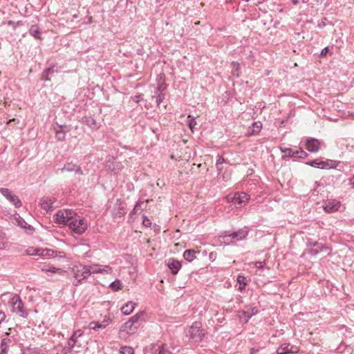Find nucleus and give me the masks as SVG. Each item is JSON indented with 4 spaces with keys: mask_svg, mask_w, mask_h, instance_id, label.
Returning a JSON list of instances; mask_svg holds the SVG:
<instances>
[{
    "mask_svg": "<svg viewBox=\"0 0 354 354\" xmlns=\"http://www.w3.org/2000/svg\"><path fill=\"white\" fill-rule=\"evenodd\" d=\"M337 146L341 149H344V148H348V146L344 143V139H340L339 140H338Z\"/></svg>",
    "mask_w": 354,
    "mask_h": 354,
    "instance_id": "42",
    "label": "nucleus"
},
{
    "mask_svg": "<svg viewBox=\"0 0 354 354\" xmlns=\"http://www.w3.org/2000/svg\"><path fill=\"white\" fill-rule=\"evenodd\" d=\"M55 252L50 249L40 248L38 256L43 258H50L55 257Z\"/></svg>",
    "mask_w": 354,
    "mask_h": 354,
    "instance_id": "22",
    "label": "nucleus"
},
{
    "mask_svg": "<svg viewBox=\"0 0 354 354\" xmlns=\"http://www.w3.org/2000/svg\"><path fill=\"white\" fill-rule=\"evenodd\" d=\"M17 221L18 223V225L20 226L21 228L28 229L30 230H32V227L30 225H28L26 223V222L24 219H22L21 217H19L17 219Z\"/></svg>",
    "mask_w": 354,
    "mask_h": 354,
    "instance_id": "29",
    "label": "nucleus"
},
{
    "mask_svg": "<svg viewBox=\"0 0 354 354\" xmlns=\"http://www.w3.org/2000/svg\"><path fill=\"white\" fill-rule=\"evenodd\" d=\"M187 336L192 342H201L205 336L201 323L198 322H194L188 329Z\"/></svg>",
    "mask_w": 354,
    "mask_h": 354,
    "instance_id": "1",
    "label": "nucleus"
},
{
    "mask_svg": "<svg viewBox=\"0 0 354 354\" xmlns=\"http://www.w3.org/2000/svg\"><path fill=\"white\" fill-rule=\"evenodd\" d=\"M75 212L71 209L59 210L55 216L56 223L68 225L74 216H75Z\"/></svg>",
    "mask_w": 354,
    "mask_h": 354,
    "instance_id": "5",
    "label": "nucleus"
},
{
    "mask_svg": "<svg viewBox=\"0 0 354 354\" xmlns=\"http://www.w3.org/2000/svg\"><path fill=\"white\" fill-rule=\"evenodd\" d=\"M82 335L83 332L81 330H77L73 333V335L69 339L67 344V348H68L69 351H71L75 345V336L81 337Z\"/></svg>",
    "mask_w": 354,
    "mask_h": 354,
    "instance_id": "21",
    "label": "nucleus"
},
{
    "mask_svg": "<svg viewBox=\"0 0 354 354\" xmlns=\"http://www.w3.org/2000/svg\"><path fill=\"white\" fill-rule=\"evenodd\" d=\"M225 162V160L222 157H219L217 160H216V168L218 171H221L222 170V165L223 164V162Z\"/></svg>",
    "mask_w": 354,
    "mask_h": 354,
    "instance_id": "39",
    "label": "nucleus"
},
{
    "mask_svg": "<svg viewBox=\"0 0 354 354\" xmlns=\"http://www.w3.org/2000/svg\"><path fill=\"white\" fill-rule=\"evenodd\" d=\"M78 336H75V340L77 341V339L78 338Z\"/></svg>",
    "mask_w": 354,
    "mask_h": 354,
    "instance_id": "55",
    "label": "nucleus"
},
{
    "mask_svg": "<svg viewBox=\"0 0 354 354\" xmlns=\"http://www.w3.org/2000/svg\"><path fill=\"white\" fill-rule=\"evenodd\" d=\"M88 125L91 127H94L96 126L95 120L93 118H91L88 122Z\"/></svg>",
    "mask_w": 354,
    "mask_h": 354,
    "instance_id": "47",
    "label": "nucleus"
},
{
    "mask_svg": "<svg viewBox=\"0 0 354 354\" xmlns=\"http://www.w3.org/2000/svg\"><path fill=\"white\" fill-rule=\"evenodd\" d=\"M11 311L19 314L22 317H26L28 313L24 309V304L18 295H13L8 301Z\"/></svg>",
    "mask_w": 354,
    "mask_h": 354,
    "instance_id": "3",
    "label": "nucleus"
},
{
    "mask_svg": "<svg viewBox=\"0 0 354 354\" xmlns=\"http://www.w3.org/2000/svg\"><path fill=\"white\" fill-rule=\"evenodd\" d=\"M46 74L50 75L54 72L53 68H48L45 70Z\"/></svg>",
    "mask_w": 354,
    "mask_h": 354,
    "instance_id": "49",
    "label": "nucleus"
},
{
    "mask_svg": "<svg viewBox=\"0 0 354 354\" xmlns=\"http://www.w3.org/2000/svg\"><path fill=\"white\" fill-rule=\"evenodd\" d=\"M111 322V319L110 317H106L102 322H91L88 325V328L94 330L104 329L109 325Z\"/></svg>",
    "mask_w": 354,
    "mask_h": 354,
    "instance_id": "13",
    "label": "nucleus"
},
{
    "mask_svg": "<svg viewBox=\"0 0 354 354\" xmlns=\"http://www.w3.org/2000/svg\"><path fill=\"white\" fill-rule=\"evenodd\" d=\"M120 353V354H134V351L130 346H122Z\"/></svg>",
    "mask_w": 354,
    "mask_h": 354,
    "instance_id": "36",
    "label": "nucleus"
},
{
    "mask_svg": "<svg viewBox=\"0 0 354 354\" xmlns=\"http://www.w3.org/2000/svg\"><path fill=\"white\" fill-rule=\"evenodd\" d=\"M39 250H40L39 248L29 247L26 250V253L28 255H37V256H38Z\"/></svg>",
    "mask_w": 354,
    "mask_h": 354,
    "instance_id": "33",
    "label": "nucleus"
},
{
    "mask_svg": "<svg viewBox=\"0 0 354 354\" xmlns=\"http://www.w3.org/2000/svg\"><path fill=\"white\" fill-rule=\"evenodd\" d=\"M24 354H39L36 348H28L24 351Z\"/></svg>",
    "mask_w": 354,
    "mask_h": 354,
    "instance_id": "40",
    "label": "nucleus"
},
{
    "mask_svg": "<svg viewBox=\"0 0 354 354\" xmlns=\"http://www.w3.org/2000/svg\"><path fill=\"white\" fill-rule=\"evenodd\" d=\"M251 264L254 265V267L258 269H262L265 266L266 263L264 261H257L255 263H252Z\"/></svg>",
    "mask_w": 354,
    "mask_h": 354,
    "instance_id": "41",
    "label": "nucleus"
},
{
    "mask_svg": "<svg viewBox=\"0 0 354 354\" xmlns=\"http://www.w3.org/2000/svg\"><path fill=\"white\" fill-rule=\"evenodd\" d=\"M350 185L354 187V176L350 179Z\"/></svg>",
    "mask_w": 354,
    "mask_h": 354,
    "instance_id": "51",
    "label": "nucleus"
},
{
    "mask_svg": "<svg viewBox=\"0 0 354 354\" xmlns=\"http://www.w3.org/2000/svg\"><path fill=\"white\" fill-rule=\"evenodd\" d=\"M89 271V275L91 274H111L112 268L109 266H102L99 264H92L87 266Z\"/></svg>",
    "mask_w": 354,
    "mask_h": 354,
    "instance_id": "10",
    "label": "nucleus"
},
{
    "mask_svg": "<svg viewBox=\"0 0 354 354\" xmlns=\"http://www.w3.org/2000/svg\"><path fill=\"white\" fill-rule=\"evenodd\" d=\"M237 281L240 285L239 289L241 290H243L247 284L245 277L241 275H239L237 277Z\"/></svg>",
    "mask_w": 354,
    "mask_h": 354,
    "instance_id": "32",
    "label": "nucleus"
},
{
    "mask_svg": "<svg viewBox=\"0 0 354 354\" xmlns=\"http://www.w3.org/2000/svg\"><path fill=\"white\" fill-rule=\"evenodd\" d=\"M299 348L289 343L282 344L277 350V354H296L299 353Z\"/></svg>",
    "mask_w": 354,
    "mask_h": 354,
    "instance_id": "11",
    "label": "nucleus"
},
{
    "mask_svg": "<svg viewBox=\"0 0 354 354\" xmlns=\"http://www.w3.org/2000/svg\"><path fill=\"white\" fill-rule=\"evenodd\" d=\"M137 304L133 301H128L121 307V311L124 315H130L135 309Z\"/></svg>",
    "mask_w": 354,
    "mask_h": 354,
    "instance_id": "19",
    "label": "nucleus"
},
{
    "mask_svg": "<svg viewBox=\"0 0 354 354\" xmlns=\"http://www.w3.org/2000/svg\"><path fill=\"white\" fill-rule=\"evenodd\" d=\"M187 124L191 131H193L195 126L196 125V122L195 120V118L191 115H188Z\"/></svg>",
    "mask_w": 354,
    "mask_h": 354,
    "instance_id": "30",
    "label": "nucleus"
},
{
    "mask_svg": "<svg viewBox=\"0 0 354 354\" xmlns=\"http://www.w3.org/2000/svg\"><path fill=\"white\" fill-rule=\"evenodd\" d=\"M109 287L113 291H118L122 289V283L120 280L117 279L111 283Z\"/></svg>",
    "mask_w": 354,
    "mask_h": 354,
    "instance_id": "26",
    "label": "nucleus"
},
{
    "mask_svg": "<svg viewBox=\"0 0 354 354\" xmlns=\"http://www.w3.org/2000/svg\"><path fill=\"white\" fill-rule=\"evenodd\" d=\"M68 226L76 234H82L87 229L88 223L85 219L81 218L75 214Z\"/></svg>",
    "mask_w": 354,
    "mask_h": 354,
    "instance_id": "4",
    "label": "nucleus"
},
{
    "mask_svg": "<svg viewBox=\"0 0 354 354\" xmlns=\"http://www.w3.org/2000/svg\"><path fill=\"white\" fill-rule=\"evenodd\" d=\"M262 129V124L261 122H254L249 127L248 134L250 136L257 135Z\"/></svg>",
    "mask_w": 354,
    "mask_h": 354,
    "instance_id": "18",
    "label": "nucleus"
},
{
    "mask_svg": "<svg viewBox=\"0 0 354 354\" xmlns=\"http://www.w3.org/2000/svg\"><path fill=\"white\" fill-rule=\"evenodd\" d=\"M55 202L54 198L45 197L43 198L40 201V205L41 208L46 212L53 208V204Z\"/></svg>",
    "mask_w": 354,
    "mask_h": 354,
    "instance_id": "17",
    "label": "nucleus"
},
{
    "mask_svg": "<svg viewBox=\"0 0 354 354\" xmlns=\"http://www.w3.org/2000/svg\"><path fill=\"white\" fill-rule=\"evenodd\" d=\"M256 351L254 348L251 349V354H254Z\"/></svg>",
    "mask_w": 354,
    "mask_h": 354,
    "instance_id": "54",
    "label": "nucleus"
},
{
    "mask_svg": "<svg viewBox=\"0 0 354 354\" xmlns=\"http://www.w3.org/2000/svg\"><path fill=\"white\" fill-rule=\"evenodd\" d=\"M143 315V313H137L133 315L129 321L133 323V324H140L139 320L141 317Z\"/></svg>",
    "mask_w": 354,
    "mask_h": 354,
    "instance_id": "35",
    "label": "nucleus"
},
{
    "mask_svg": "<svg viewBox=\"0 0 354 354\" xmlns=\"http://www.w3.org/2000/svg\"><path fill=\"white\" fill-rule=\"evenodd\" d=\"M322 142L315 138H308L306 142V149L310 153L317 152L321 147Z\"/></svg>",
    "mask_w": 354,
    "mask_h": 354,
    "instance_id": "12",
    "label": "nucleus"
},
{
    "mask_svg": "<svg viewBox=\"0 0 354 354\" xmlns=\"http://www.w3.org/2000/svg\"><path fill=\"white\" fill-rule=\"evenodd\" d=\"M143 225L146 227H149L151 225V223L149 218H147L146 216H144L143 219Z\"/></svg>",
    "mask_w": 354,
    "mask_h": 354,
    "instance_id": "44",
    "label": "nucleus"
},
{
    "mask_svg": "<svg viewBox=\"0 0 354 354\" xmlns=\"http://www.w3.org/2000/svg\"><path fill=\"white\" fill-rule=\"evenodd\" d=\"M43 270H46V272H53V273H59V274H61V273H64L65 272V271H64L62 269H60V268H50L48 269H46V270H44V268L42 269Z\"/></svg>",
    "mask_w": 354,
    "mask_h": 354,
    "instance_id": "38",
    "label": "nucleus"
},
{
    "mask_svg": "<svg viewBox=\"0 0 354 354\" xmlns=\"http://www.w3.org/2000/svg\"><path fill=\"white\" fill-rule=\"evenodd\" d=\"M165 88V87H162V85H159L157 88V90L160 91L161 90H163Z\"/></svg>",
    "mask_w": 354,
    "mask_h": 354,
    "instance_id": "52",
    "label": "nucleus"
},
{
    "mask_svg": "<svg viewBox=\"0 0 354 354\" xmlns=\"http://www.w3.org/2000/svg\"><path fill=\"white\" fill-rule=\"evenodd\" d=\"M73 272L74 274L73 284L75 286H79L84 279L88 278L89 276L87 266L81 264L75 266L73 268Z\"/></svg>",
    "mask_w": 354,
    "mask_h": 354,
    "instance_id": "2",
    "label": "nucleus"
},
{
    "mask_svg": "<svg viewBox=\"0 0 354 354\" xmlns=\"http://www.w3.org/2000/svg\"><path fill=\"white\" fill-rule=\"evenodd\" d=\"M139 326L140 324H133V323L127 321L122 325L120 330V337L127 338L129 335L134 334L137 331Z\"/></svg>",
    "mask_w": 354,
    "mask_h": 354,
    "instance_id": "6",
    "label": "nucleus"
},
{
    "mask_svg": "<svg viewBox=\"0 0 354 354\" xmlns=\"http://www.w3.org/2000/svg\"><path fill=\"white\" fill-rule=\"evenodd\" d=\"M291 156L293 157L305 158L308 156V153L306 151H304V150L300 149L299 151H293V153Z\"/></svg>",
    "mask_w": 354,
    "mask_h": 354,
    "instance_id": "31",
    "label": "nucleus"
},
{
    "mask_svg": "<svg viewBox=\"0 0 354 354\" xmlns=\"http://www.w3.org/2000/svg\"><path fill=\"white\" fill-rule=\"evenodd\" d=\"M248 232L246 230L241 229L237 232H233L229 235L224 236L223 239L227 241L228 243H234L236 241L245 239L248 236Z\"/></svg>",
    "mask_w": 354,
    "mask_h": 354,
    "instance_id": "8",
    "label": "nucleus"
},
{
    "mask_svg": "<svg viewBox=\"0 0 354 354\" xmlns=\"http://www.w3.org/2000/svg\"><path fill=\"white\" fill-rule=\"evenodd\" d=\"M6 319V315L3 311H0V324Z\"/></svg>",
    "mask_w": 354,
    "mask_h": 354,
    "instance_id": "48",
    "label": "nucleus"
},
{
    "mask_svg": "<svg viewBox=\"0 0 354 354\" xmlns=\"http://www.w3.org/2000/svg\"><path fill=\"white\" fill-rule=\"evenodd\" d=\"M8 246V241L4 233L0 231V250H4Z\"/></svg>",
    "mask_w": 354,
    "mask_h": 354,
    "instance_id": "27",
    "label": "nucleus"
},
{
    "mask_svg": "<svg viewBox=\"0 0 354 354\" xmlns=\"http://www.w3.org/2000/svg\"><path fill=\"white\" fill-rule=\"evenodd\" d=\"M41 80L48 81L50 80V78L48 77V75L46 73L45 71L43 72L41 75Z\"/></svg>",
    "mask_w": 354,
    "mask_h": 354,
    "instance_id": "46",
    "label": "nucleus"
},
{
    "mask_svg": "<svg viewBox=\"0 0 354 354\" xmlns=\"http://www.w3.org/2000/svg\"><path fill=\"white\" fill-rule=\"evenodd\" d=\"M10 342L11 341L9 338H4L1 340L0 354H7L8 345L10 343Z\"/></svg>",
    "mask_w": 354,
    "mask_h": 354,
    "instance_id": "24",
    "label": "nucleus"
},
{
    "mask_svg": "<svg viewBox=\"0 0 354 354\" xmlns=\"http://www.w3.org/2000/svg\"><path fill=\"white\" fill-rule=\"evenodd\" d=\"M56 137L58 140L63 141L65 140V133L61 129L56 130Z\"/></svg>",
    "mask_w": 354,
    "mask_h": 354,
    "instance_id": "37",
    "label": "nucleus"
},
{
    "mask_svg": "<svg viewBox=\"0 0 354 354\" xmlns=\"http://www.w3.org/2000/svg\"><path fill=\"white\" fill-rule=\"evenodd\" d=\"M165 98V96L163 94H158L156 97V104H157V106H159L160 104V103L162 102V100H164Z\"/></svg>",
    "mask_w": 354,
    "mask_h": 354,
    "instance_id": "43",
    "label": "nucleus"
},
{
    "mask_svg": "<svg viewBox=\"0 0 354 354\" xmlns=\"http://www.w3.org/2000/svg\"><path fill=\"white\" fill-rule=\"evenodd\" d=\"M232 68H233V74L236 77H239L240 75V65L238 62H233L232 63Z\"/></svg>",
    "mask_w": 354,
    "mask_h": 354,
    "instance_id": "34",
    "label": "nucleus"
},
{
    "mask_svg": "<svg viewBox=\"0 0 354 354\" xmlns=\"http://www.w3.org/2000/svg\"><path fill=\"white\" fill-rule=\"evenodd\" d=\"M283 151H284V152L287 153V155H288V156H291V157H292L291 155L292 154V153H293V152L292 151V150H291V149H286L283 150Z\"/></svg>",
    "mask_w": 354,
    "mask_h": 354,
    "instance_id": "50",
    "label": "nucleus"
},
{
    "mask_svg": "<svg viewBox=\"0 0 354 354\" xmlns=\"http://www.w3.org/2000/svg\"><path fill=\"white\" fill-rule=\"evenodd\" d=\"M0 193L11 203H12L15 207H20L22 205V203L19 197L15 195L11 190L8 188H1Z\"/></svg>",
    "mask_w": 354,
    "mask_h": 354,
    "instance_id": "7",
    "label": "nucleus"
},
{
    "mask_svg": "<svg viewBox=\"0 0 354 354\" xmlns=\"http://www.w3.org/2000/svg\"><path fill=\"white\" fill-rule=\"evenodd\" d=\"M340 202L334 199L328 200L324 205V209L327 213H333L339 209Z\"/></svg>",
    "mask_w": 354,
    "mask_h": 354,
    "instance_id": "14",
    "label": "nucleus"
},
{
    "mask_svg": "<svg viewBox=\"0 0 354 354\" xmlns=\"http://www.w3.org/2000/svg\"><path fill=\"white\" fill-rule=\"evenodd\" d=\"M62 171H67L69 172H75V174L77 175H83V171L82 169L75 164L72 162H68L64 165V167L62 169Z\"/></svg>",
    "mask_w": 354,
    "mask_h": 354,
    "instance_id": "16",
    "label": "nucleus"
},
{
    "mask_svg": "<svg viewBox=\"0 0 354 354\" xmlns=\"http://www.w3.org/2000/svg\"><path fill=\"white\" fill-rule=\"evenodd\" d=\"M168 267L171 270L172 274H176L181 268L180 263L175 259H169L167 263Z\"/></svg>",
    "mask_w": 354,
    "mask_h": 354,
    "instance_id": "20",
    "label": "nucleus"
},
{
    "mask_svg": "<svg viewBox=\"0 0 354 354\" xmlns=\"http://www.w3.org/2000/svg\"><path fill=\"white\" fill-rule=\"evenodd\" d=\"M183 257L189 262L196 259V252L194 250H186L183 253Z\"/></svg>",
    "mask_w": 354,
    "mask_h": 354,
    "instance_id": "23",
    "label": "nucleus"
},
{
    "mask_svg": "<svg viewBox=\"0 0 354 354\" xmlns=\"http://www.w3.org/2000/svg\"><path fill=\"white\" fill-rule=\"evenodd\" d=\"M328 47H325V48H324L322 50L320 55L322 57L326 56V54L328 53Z\"/></svg>",
    "mask_w": 354,
    "mask_h": 354,
    "instance_id": "45",
    "label": "nucleus"
},
{
    "mask_svg": "<svg viewBox=\"0 0 354 354\" xmlns=\"http://www.w3.org/2000/svg\"><path fill=\"white\" fill-rule=\"evenodd\" d=\"M29 32L35 39H40V36H39L40 30H39V28L37 26H35V25L32 26L29 30Z\"/></svg>",
    "mask_w": 354,
    "mask_h": 354,
    "instance_id": "25",
    "label": "nucleus"
},
{
    "mask_svg": "<svg viewBox=\"0 0 354 354\" xmlns=\"http://www.w3.org/2000/svg\"><path fill=\"white\" fill-rule=\"evenodd\" d=\"M308 165L311 167L321 168V169H331L336 168L338 162L332 160H327L326 161H317V160H312L306 162Z\"/></svg>",
    "mask_w": 354,
    "mask_h": 354,
    "instance_id": "9",
    "label": "nucleus"
},
{
    "mask_svg": "<svg viewBox=\"0 0 354 354\" xmlns=\"http://www.w3.org/2000/svg\"><path fill=\"white\" fill-rule=\"evenodd\" d=\"M114 158L113 157H109L107 163H106V167H108L109 169L112 171H115L120 169L116 165H114L113 162Z\"/></svg>",
    "mask_w": 354,
    "mask_h": 354,
    "instance_id": "28",
    "label": "nucleus"
},
{
    "mask_svg": "<svg viewBox=\"0 0 354 354\" xmlns=\"http://www.w3.org/2000/svg\"><path fill=\"white\" fill-rule=\"evenodd\" d=\"M292 1L295 5H297L299 3L298 0H292Z\"/></svg>",
    "mask_w": 354,
    "mask_h": 354,
    "instance_id": "53",
    "label": "nucleus"
},
{
    "mask_svg": "<svg viewBox=\"0 0 354 354\" xmlns=\"http://www.w3.org/2000/svg\"><path fill=\"white\" fill-rule=\"evenodd\" d=\"M250 199L249 195L245 192L235 193L234 196L232 198V201L235 205H241L243 203L248 201Z\"/></svg>",
    "mask_w": 354,
    "mask_h": 354,
    "instance_id": "15",
    "label": "nucleus"
}]
</instances>
